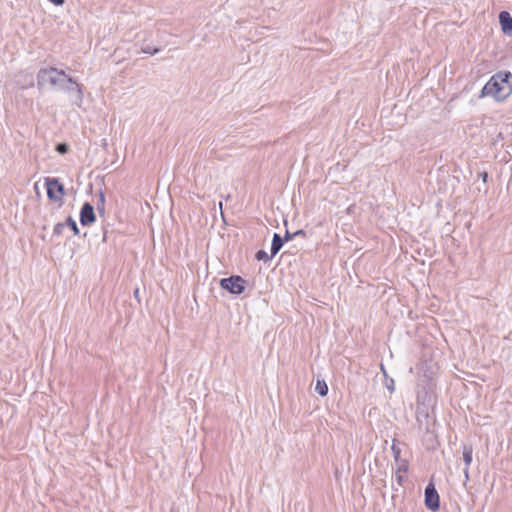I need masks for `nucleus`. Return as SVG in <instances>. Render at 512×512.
Segmentation results:
<instances>
[{
  "instance_id": "nucleus-1",
  "label": "nucleus",
  "mask_w": 512,
  "mask_h": 512,
  "mask_svg": "<svg viewBox=\"0 0 512 512\" xmlns=\"http://www.w3.org/2000/svg\"><path fill=\"white\" fill-rule=\"evenodd\" d=\"M37 85L39 89L49 87L66 93H76L77 99L82 100L80 84L65 71L55 67L41 68L37 73Z\"/></svg>"
},
{
  "instance_id": "nucleus-2",
  "label": "nucleus",
  "mask_w": 512,
  "mask_h": 512,
  "mask_svg": "<svg viewBox=\"0 0 512 512\" xmlns=\"http://www.w3.org/2000/svg\"><path fill=\"white\" fill-rule=\"evenodd\" d=\"M510 73L499 72L491 77L481 90V97L491 96L497 101L505 99L512 91Z\"/></svg>"
},
{
  "instance_id": "nucleus-3",
  "label": "nucleus",
  "mask_w": 512,
  "mask_h": 512,
  "mask_svg": "<svg viewBox=\"0 0 512 512\" xmlns=\"http://www.w3.org/2000/svg\"><path fill=\"white\" fill-rule=\"evenodd\" d=\"M245 284L246 281L240 276H231L220 281L221 288L232 294H241L245 289Z\"/></svg>"
},
{
  "instance_id": "nucleus-4",
  "label": "nucleus",
  "mask_w": 512,
  "mask_h": 512,
  "mask_svg": "<svg viewBox=\"0 0 512 512\" xmlns=\"http://www.w3.org/2000/svg\"><path fill=\"white\" fill-rule=\"evenodd\" d=\"M47 196L52 201H61L64 196V187L56 178L45 179Z\"/></svg>"
},
{
  "instance_id": "nucleus-5",
  "label": "nucleus",
  "mask_w": 512,
  "mask_h": 512,
  "mask_svg": "<svg viewBox=\"0 0 512 512\" xmlns=\"http://www.w3.org/2000/svg\"><path fill=\"white\" fill-rule=\"evenodd\" d=\"M425 504L432 511L439 509V495L432 484L425 488Z\"/></svg>"
},
{
  "instance_id": "nucleus-6",
  "label": "nucleus",
  "mask_w": 512,
  "mask_h": 512,
  "mask_svg": "<svg viewBox=\"0 0 512 512\" xmlns=\"http://www.w3.org/2000/svg\"><path fill=\"white\" fill-rule=\"evenodd\" d=\"M95 221V213L94 208L90 203H85L80 212V222L82 225L86 226Z\"/></svg>"
},
{
  "instance_id": "nucleus-7",
  "label": "nucleus",
  "mask_w": 512,
  "mask_h": 512,
  "mask_svg": "<svg viewBox=\"0 0 512 512\" xmlns=\"http://www.w3.org/2000/svg\"><path fill=\"white\" fill-rule=\"evenodd\" d=\"M473 457V448L471 445H465L463 447V460L465 463V468L463 470L466 481L469 479V466L472 462Z\"/></svg>"
},
{
  "instance_id": "nucleus-8",
  "label": "nucleus",
  "mask_w": 512,
  "mask_h": 512,
  "mask_svg": "<svg viewBox=\"0 0 512 512\" xmlns=\"http://www.w3.org/2000/svg\"><path fill=\"white\" fill-rule=\"evenodd\" d=\"M499 21L503 32L507 33L512 30V17L508 12L502 11L499 14Z\"/></svg>"
},
{
  "instance_id": "nucleus-9",
  "label": "nucleus",
  "mask_w": 512,
  "mask_h": 512,
  "mask_svg": "<svg viewBox=\"0 0 512 512\" xmlns=\"http://www.w3.org/2000/svg\"><path fill=\"white\" fill-rule=\"evenodd\" d=\"M282 246H283V240H282L281 236L279 234L275 233L273 236L272 244H271L272 256H275L280 251Z\"/></svg>"
},
{
  "instance_id": "nucleus-10",
  "label": "nucleus",
  "mask_w": 512,
  "mask_h": 512,
  "mask_svg": "<svg viewBox=\"0 0 512 512\" xmlns=\"http://www.w3.org/2000/svg\"><path fill=\"white\" fill-rule=\"evenodd\" d=\"M315 391L320 396H326L328 393V386L324 380L318 379L315 385Z\"/></svg>"
},
{
  "instance_id": "nucleus-11",
  "label": "nucleus",
  "mask_w": 512,
  "mask_h": 512,
  "mask_svg": "<svg viewBox=\"0 0 512 512\" xmlns=\"http://www.w3.org/2000/svg\"><path fill=\"white\" fill-rule=\"evenodd\" d=\"M65 224H66V227L68 226L72 229V231L74 232L75 235H77L79 233L78 226L72 217H68L66 219Z\"/></svg>"
},
{
  "instance_id": "nucleus-12",
  "label": "nucleus",
  "mask_w": 512,
  "mask_h": 512,
  "mask_svg": "<svg viewBox=\"0 0 512 512\" xmlns=\"http://www.w3.org/2000/svg\"><path fill=\"white\" fill-rule=\"evenodd\" d=\"M255 256L257 260L264 262L269 261L273 257L272 254L269 256L264 250H259Z\"/></svg>"
},
{
  "instance_id": "nucleus-13",
  "label": "nucleus",
  "mask_w": 512,
  "mask_h": 512,
  "mask_svg": "<svg viewBox=\"0 0 512 512\" xmlns=\"http://www.w3.org/2000/svg\"><path fill=\"white\" fill-rule=\"evenodd\" d=\"M141 51L146 54H157L159 52L158 48H152L150 45H144L141 47Z\"/></svg>"
},
{
  "instance_id": "nucleus-14",
  "label": "nucleus",
  "mask_w": 512,
  "mask_h": 512,
  "mask_svg": "<svg viewBox=\"0 0 512 512\" xmlns=\"http://www.w3.org/2000/svg\"><path fill=\"white\" fill-rule=\"evenodd\" d=\"M66 228V224L65 223H58L55 225L54 229H53V233L55 235H62L63 234V231L65 230Z\"/></svg>"
},
{
  "instance_id": "nucleus-15",
  "label": "nucleus",
  "mask_w": 512,
  "mask_h": 512,
  "mask_svg": "<svg viewBox=\"0 0 512 512\" xmlns=\"http://www.w3.org/2000/svg\"><path fill=\"white\" fill-rule=\"evenodd\" d=\"M56 151L60 154H64L68 151V146L65 143H60L56 146Z\"/></svg>"
},
{
  "instance_id": "nucleus-16",
  "label": "nucleus",
  "mask_w": 512,
  "mask_h": 512,
  "mask_svg": "<svg viewBox=\"0 0 512 512\" xmlns=\"http://www.w3.org/2000/svg\"><path fill=\"white\" fill-rule=\"evenodd\" d=\"M392 451H393V454H394V458L396 460H398L399 456H400V449L398 447H396V445H392Z\"/></svg>"
},
{
  "instance_id": "nucleus-17",
  "label": "nucleus",
  "mask_w": 512,
  "mask_h": 512,
  "mask_svg": "<svg viewBox=\"0 0 512 512\" xmlns=\"http://www.w3.org/2000/svg\"><path fill=\"white\" fill-rule=\"evenodd\" d=\"M407 471V463L406 462H402L398 469H397V474H399L400 472H406Z\"/></svg>"
},
{
  "instance_id": "nucleus-18",
  "label": "nucleus",
  "mask_w": 512,
  "mask_h": 512,
  "mask_svg": "<svg viewBox=\"0 0 512 512\" xmlns=\"http://www.w3.org/2000/svg\"><path fill=\"white\" fill-rule=\"evenodd\" d=\"M55 5H62L65 0H50Z\"/></svg>"
},
{
  "instance_id": "nucleus-19",
  "label": "nucleus",
  "mask_w": 512,
  "mask_h": 512,
  "mask_svg": "<svg viewBox=\"0 0 512 512\" xmlns=\"http://www.w3.org/2000/svg\"><path fill=\"white\" fill-rule=\"evenodd\" d=\"M294 236L291 235L288 231L286 232V235H285V239L286 240H291Z\"/></svg>"
},
{
  "instance_id": "nucleus-20",
  "label": "nucleus",
  "mask_w": 512,
  "mask_h": 512,
  "mask_svg": "<svg viewBox=\"0 0 512 512\" xmlns=\"http://www.w3.org/2000/svg\"><path fill=\"white\" fill-rule=\"evenodd\" d=\"M303 234H304V231H303V230H299V231L295 232V233L293 234V236H296V235H303Z\"/></svg>"
},
{
  "instance_id": "nucleus-21",
  "label": "nucleus",
  "mask_w": 512,
  "mask_h": 512,
  "mask_svg": "<svg viewBox=\"0 0 512 512\" xmlns=\"http://www.w3.org/2000/svg\"><path fill=\"white\" fill-rule=\"evenodd\" d=\"M99 201L103 204L104 203V194L100 193Z\"/></svg>"
},
{
  "instance_id": "nucleus-22",
  "label": "nucleus",
  "mask_w": 512,
  "mask_h": 512,
  "mask_svg": "<svg viewBox=\"0 0 512 512\" xmlns=\"http://www.w3.org/2000/svg\"><path fill=\"white\" fill-rule=\"evenodd\" d=\"M387 389H390L392 391L393 390L392 384H389V386H387Z\"/></svg>"
},
{
  "instance_id": "nucleus-23",
  "label": "nucleus",
  "mask_w": 512,
  "mask_h": 512,
  "mask_svg": "<svg viewBox=\"0 0 512 512\" xmlns=\"http://www.w3.org/2000/svg\"><path fill=\"white\" fill-rule=\"evenodd\" d=\"M387 389H390L392 391L393 390L392 384H389V386H387Z\"/></svg>"
},
{
  "instance_id": "nucleus-24",
  "label": "nucleus",
  "mask_w": 512,
  "mask_h": 512,
  "mask_svg": "<svg viewBox=\"0 0 512 512\" xmlns=\"http://www.w3.org/2000/svg\"><path fill=\"white\" fill-rule=\"evenodd\" d=\"M381 370L385 373V369H384L383 365H381Z\"/></svg>"
}]
</instances>
